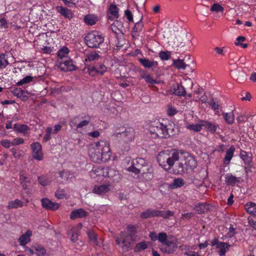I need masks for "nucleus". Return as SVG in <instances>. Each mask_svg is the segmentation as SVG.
Returning <instances> with one entry per match:
<instances>
[{
  "instance_id": "10",
  "label": "nucleus",
  "mask_w": 256,
  "mask_h": 256,
  "mask_svg": "<svg viewBox=\"0 0 256 256\" xmlns=\"http://www.w3.org/2000/svg\"><path fill=\"white\" fill-rule=\"evenodd\" d=\"M33 158L38 160L43 158L42 146L39 142H34L30 145Z\"/></svg>"
},
{
  "instance_id": "59",
  "label": "nucleus",
  "mask_w": 256,
  "mask_h": 256,
  "mask_svg": "<svg viewBox=\"0 0 256 256\" xmlns=\"http://www.w3.org/2000/svg\"><path fill=\"white\" fill-rule=\"evenodd\" d=\"M236 234L234 228H233V226L230 224V226L229 228V232L226 234V236L228 238H232Z\"/></svg>"
},
{
  "instance_id": "1",
  "label": "nucleus",
  "mask_w": 256,
  "mask_h": 256,
  "mask_svg": "<svg viewBox=\"0 0 256 256\" xmlns=\"http://www.w3.org/2000/svg\"><path fill=\"white\" fill-rule=\"evenodd\" d=\"M158 162L162 167L169 172L182 175L188 171H192L197 165L195 158L186 154L182 156L178 151H174L170 156L160 152L157 156Z\"/></svg>"
},
{
  "instance_id": "49",
  "label": "nucleus",
  "mask_w": 256,
  "mask_h": 256,
  "mask_svg": "<svg viewBox=\"0 0 256 256\" xmlns=\"http://www.w3.org/2000/svg\"><path fill=\"white\" fill-rule=\"evenodd\" d=\"M210 10L212 12H222L224 10V8L219 4L216 3V4H213Z\"/></svg>"
},
{
  "instance_id": "52",
  "label": "nucleus",
  "mask_w": 256,
  "mask_h": 256,
  "mask_svg": "<svg viewBox=\"0 0 256 256\" xmlns=\"http://www.w3.org/2000/svg\"><path fill=\"white\" fill-rule=\"evenodd\" d=\"M18 240L21 246H24L28 242L29 238L26 234H22Z\"/></svg>"
},
{
  "instance_id": "2",
  "label": "nucleus",
  "mask_w": 256,
  "mask_h": 256,
  "mask_svg": "<svg viewBox=\"0 0 256 256\" xmlns=\"http://www.w3.org/2000/svg\"><path fill=\"white\" fill-rule=\"evenodd\" d=\"M88 155L91 160L96 163L108 161L111 156L109 143L102 140L96 142L95 145L89 149Z\"/></svg>"
},
{
  "instance_id": "64",
  "label": "nucleus",
  "mask_w": 256,
  "mask_h": 256,
  "mask_svg": "<svg viewBox=\"0 0 256 256\" xmlns=\"http://www.w3.org/2000/svg\"><path fill=\"white\" fill-rule=\"evenodd\" d=\"M248 221L250 226L256 230V220H252V218H248Z\"/></svg>"
},
{
  "instance_id": "13",
  "label": "nucleus",
  "mask_w": 256,
  "mask_h": 256,
  "mask_svg": "<svg viewBox=\"0 0 256 256\" xmlns=\"http://www.w3.org/2000/svg\"><path fill=\"white\" fill-rule=\"evenodd\" d=\"M88 215V212L84 209H76L71 212L70 214V218L72 220H75L77 218H85Z\"/></svg>"
},
{
  "instance_id": "42",
  "label": "nucleus",
  "mask_w": 256,
  "mask_h": 256,
  "mask_svg": "<svg viewBox=\"0 0 256 256\" xmlns=\"http://www.w3.org/2000/svg\"><path fill=\"white\" fill-rule=\"evenodd\" d=\"M203 125H202V120L200 122V124H189L186 126V128L188 130H193L196 132H200L202 128Z\"/></svg>"
},
{
  "instance_id": "15",
  "label": "nucleus",
  "mask_w": 256,
  "mask_h": 256,
  "mask_svg": "<svg viewBox=\"0 0 256 256\" xmlns=\"http://www.w3.org/2000/svg\"><path fill=\"white\" fill-rule=\"evenodd\" d=\"M130 237H129L128 235L125 234H122V248L126 252L130 250L132 247V244L130 241Z\"/></svg>"
},
{
  "instance_id": "62",
  "label": "nucleus",
  "mask_w": 256,
  "mask_h": 256,
  "mask_svg": "<svg viewBox=\"0 0 256 256\" xmlns=\"http://www.w3.org/2000/svg\"><path fill=\"white\" fill-rule=\"evenodd\" d=\"M125 14L126 15V18H127V19L130 21V22H132L133 20V16H132V14L130 12V10H126V11H125Z\"/></svg>"
},
{
  "instance_id": "50",
  "label": "nucleus",
  "mask_w": 256,
  "mask_h": 256,
  "mask_svg": "<svg viewBox=\"0 0 256 256\" xmlns=\"http://www.w3.org/2000/svg\"><path fill=\"white\" fill-rule=\"evenodd\" d=\"M33 80V77L30 76H26L24 78L17 82V85L22 86L24 84L29 82Z\"/></svg>"
},
{
  "instance_id": "18",
  "label": "nucleus",
  "mask_w": 256,
  "mask_h": 256,
  "mask_svg": "<svg viewBox=\"0 0 256 256\" xmlns=\"http://www.w3.org/2000/svg\"><path fill=\"white\" fill-rule=\"evenodd\" d=\"M143 172L140 174L142 175L143 178L146 180H150L154 177V169L151 166H148Z\"/></svg>"
},
{
  "instance_id": "24",
  "label": "nucleus",
  "mask_w": 256,
  "mask_h": 256,
  "mask_svg": "<svg viewBox=\"0 0 256 256\" xmlns=\"http://www.w3.org/2000/svg\"><path fill=\"white\" fill-rule=\"evenodd\" d=\"M110 190V185L102 184L100 186H95L93 189V192L97 194H102L103 193H106Z\"/></svg>"
},
{
  "instance_id": "26",
  "label": "nucleus",
  "mask_w": 256,
  "mask_h": 256,
  "mask_svg": "<svg viewBox=\"0 0 256 256\" xmlns=\"http://www.w3.org/2000/svg\"><path fill=\"white\" fill-rule=\"evenodd\" d=\"M225 182L227 185L234 186L236 182H239L240 180L238 178L233 176L231 174H228L226 175L225 178Z\"/></svg>"
},
{
  "instance_id": "7",
  "label": "nucleus",
  "mask_w": 256,
  "mask_h": 256,
  "mask_svg": "<svg viewBox=\"0 0 256 256\" xmlns=\"http://www.w3.org/2000/svg\"><path fill=\"white\" fill-rule=\"evenodd\" d=\"M107 70V68L102 63H98L96 66H90L88 68V72L92 76H95L96 74L103 75Z\"/></svg>"
},
{
  "instance_id": "43",
  "label": "nucleus",
  "mask_w": 256,
  "mask_h": 256,
  "mask_svg": "<svg viewBox=\"0 0 256 256\" xmlns=\"http://www.w3.org/2000/svg\"><path fill=\"white\" fill-rule=\"evenodd\" d=\"M87 118V119L82 120L78 124L76 125V129H78V128H82L84 126H86L90 122V116H84L81 117V118Z\"/></svg>"
},
{
  "instance_id": "23",
  "label": "nucleus",
  "mask_w": 256,
  "mask_h": 256,
  "mask_svg": "<svg viewBox=\"0 0 256 256\" xmlns=\"http://www.w3.org/2000/svg\"><path fill=\"white\" fill-rule=\"evenodd\" d=\"M20 179L23 188L25 190H28L30 186L28 184L31 183L32 178L30 177L26 176L23 174H20Z\"/></svg>"
},
{
  "instance_id": "9",
  "label": "nucleus",
  "mask_w": 256,
  "mask_h": 256,
  "mask_svg": "<svg viewBox=\"0 0 256 256\" xmlns=\"http://www.w3.org/2000/svg\"><path fill=\"white\" fill-rule=\"evenodd\" d=\"M174 45L177 50L184 52L187 49V46L192 45V42L186 36L182 38L176 39L174 41Z\"/></svg>"
},
{
  "instance_id": "27",
  "label": "nucleus",
  "mask_w": 256,
  "mask_h": 256,
  "mask_svg": "<svg viewBox=\"0 0 256 256\" xmlns=\"http://www.w3.org/2000/svg\"><path fill=\"white\" fill-rule=\"evenodd\" d=\"M57 8L58 12L64 17L68 18H71L73 17V14L70 10L63 6H58Z\"/></svg>"
},
{
  "instance_id": "55",
  "label": "nucleus",
  "mask_w": 256,
  "mask_h": 256,
  "mask_svg": "<svg viewBox=\"0 0 256 256\" xmlns=\"http://www.w3.org/2000/svg\"><path fill=\"white\" fill-rule=\"evenodd\" d=\"M174 185L176 187H180L184 184V180L182 178H176L174 181Z\"/></svg>"
},
{
  "instance_id": "61",
  "label": "nucleus",
  "mask_w": 256,
  "mask_h": 256,
  "mask_svg": "<svg viewBox=\"0 0 256 256\" xmlns=\"http://www.w3.org/2000/svg\"><path fill=\"white\" fill-rule=\"evenodd\" d=\"M208 104L212 106V108L214 110H218L219 108V105L216 104L213 99L210 102H208Z\"/></svg>"
},
{
  "instance_id": "60",
  "label": "nucleus",
  "mask_w": 256,
  "mask_h": 256,
  "mask_svg": "<svg viewBox=\"0 0 256 256\" xmlns=\"http://www.w3.org/2000/svg\"><path fill=\"white\" fill-rule=\"evenodd\" d=\"M1 144L4 147L8 148L10 146V145H12V142L9 140H4L1 141Z\"/></svg>"
},
{
  "instance_id": "30",
  "label": "nucleus",
  "mask_w": 256,
  "mask_h": 256,
  "mask_svg": "<svg viewBox=\"0 0 256 256\" xmlns=\"http://www.w3.org/2000/svg\"><path fill=\"white\" fill-rule=\"evenodd\" d=\"M13 128L16 132L22 134H26L28 130L29 129L27 125L18 124H15Z\"/></svg>"
},
{
  "instance_id": "25",
  "label": "nucleus",
  "mask_w": 256,
  "mask_h": 256,
  "mask_svg": "<svg viewBox=\"0 0 256 256\" xmlns=\"http://www.w3.org/2000/svg\"><path fill=\"white\" fill-rule=\"evenodd\" d=\"M234 76L236 80L242 82L246 80V74L241 69L237 68L234 72Z\"/></svg>"
},
{
  "instance_id": "5",
  "label": "nucleus",
  "mask_w": 256,
  "mask_h": 256,
  "mask_svg": "<svg viewBox=\"0 0 256 256\" xmlns=\"http://www.w3.org/2000/svg\"><path fill=\"white\" fill-rule=\"evenodd\" d=\"M174 216V212L170 210L164 211L156 210L151 208H148L142 212L140 214V217L146 219L152 217L160 216L164 218L167 219Z\"/></svg>"
},
{
  "instance_id": "44",
  "label": "nucleus",
  "mask_w": 256,
  "mask_h": 256,
  "mask_svg": "<svg viewBox=\"0 0 256 256\" xmlns=\"http://www.w3.org/2000/svg\"><path fill=\"white\" fill-rule=\"evenodd\" d=\"M100 56L96 52H92L87 55V58L86 59V62H92L96 60L99 59Z\"/></svg>"
},
{
  "instance_id": "63",
  "label": "nucleus",
  "mask_w": 256,
  "mask_h": 256,
  "mask_svg": "<svg viewBox=\"0 0 256 256\" xmlns=\"http://www.w3.org/2000/svg\"><path fill=\"white\" fill-rule=\"evenodd\" d=\"M38 180L40 184L43 186H46L48 184V181L46 180L44 177L39 176Z\"/></svg>"
},
{
  "instance_id": "45",
  "label": "nucleus",
  "mask_w": 256,
  "mask_h": 256,
  "mask_svg": "<svg viewBox=\"0 0 256 256\" xmlns=\"http://www.w3.org/2000/svg\"><path fill=\"white\" fill-rule=\"evenodd\" d=\"M69 52L68 48L66 46H63L61 48L57 53L58 56L60 58L65 57Z\"/></svg>"
},
{
  "instance_id": "39",
  "label": "nucleus",
  "mask_w": 256,
  "mask_h": 256,
  "mask_svg": "<svg viewBox=\"0 0 256 256\" xmlns=\"http://www.w3.org/2000/svg\"><path fill=\"white\" fill-rule=\"evenodd\" d=\"M202 125L208 130L212 133H214L216 130V126L208 122L202 120Z\"/></svg>"
},
{
  "instance_id": "28",
  "label": "nucleus",
  "mask_w": 256,
  "mask_h": 256,
  "mask_svg": "<svg viewBox=\"0 0 256 256\" xmlns=\"http://www.w3.org/2000/svg\"><path fill=\"white\" fill-rule=\"evenodd\" d=\"M127 230L128 232V234H126V235H128L129 237H130L132 241H136L135 235L137 232V230L136 228L133 225L130 224L128 226Z\"/></svg>"
},
{
  "instance_id": "19",
  "label": "nucleus",
  "mask_w": 256,
  "mask_h": 256,
  "mask_svg": "<svg viewBox=\"0 0 256 256\" xmlns=\"http://www.w3.org/2000/svg\"><path fill=\"white\" fill-rule=\"evenodd\" d=\"M212 246H216V248L220 249L219 254L220 256H224L226 254L225 245L226 242H219L218 239L214 238L212 242Z\"/></svg>"
},
{
  "instance_id": "11",
  "label": "nucleus",
  "mask_w": 256,
  "mask_h": 256,
  "mask_svg": "<svg viewBox=\"0 0 256 256\" xmlns=\"http://www.w3.org/2000/svg\"><path fill=\"white\" fill-rule=\"evenodd\" d=\"M42 204L44 208L50 210H55L60 208V204L52 202L47 198H43L41 200Z\"/></svg>"
},
{
  "instance_id": "29",
  "label": "nucleus",
  "mask_w": 256,
  "mask_h": 256,
  "mask_svg": "<svg viewBox=\"0 0 256 256\" xmlns=\"http://www.w3.org/2000/svg\"><path fill=\"white\" fill-rule=\"evenodd\" d=\"M109 12L110 13L112 14V16H108L109 19L112 20L114 18H118V9L115 4H112L110 5Z\"/></svg>"
},
{
  "instance_id": "12",
  "label": "nucleus",
  "mask_w": 256,
  "mask_h": 256,
  "mask_svg": "<svg viewBox=\"0 0 256 256\" xmlns=\"http://www.w3.org/2000/svg\"><path fill=\"white\" fill-rule=\"evenodd\" d=\"M59 66L62 70L64 72L72 71L76 70V66L74 65L72 60L60 62Z\"/></svg>"
},
{
  "instance_id": "17",
  "label": "nucleus",
  "mask_w": 256,
  "mask_h": 256,
  "mask_svg": "<svg viewBox=\"0 0 256 256\" xmlns=\"http://www.w3.org/2000/svg\"><path fill=\"white\" fill-rule=\"evenodd\" d=\"M140 63L146 68H156L158 67V62L156 61H151L145 58L139 59Z\"/></svg>"
},
{
  "instance_id": "54",
  "label": "nucleus",
  "mask_w": 256,
  "mask_h": 256,
  "mask_svg": "<svg viewBox=\"0 0 256 256\" xmlns=\"http://www.w3.org/2000/svg\"><path fill=\"white\" fill-rule=\"evenodd\" d=\"M52 132V128L50 127L47 128L46 130V134L44 138V140L47 142L50 138V136Z\"/></svg>"
},
{
  "instance_id": "36",
  "label": "nucleus",
  "mask_w": 256,
  "mask_h": 256,
  "mask_svg": "<svg viewBox=\"0 0 256 256\" xmlns=\"http://www.w3.org/2000/svg\"><path fill=\"white\" fill-rule=\"evenodd\" d=\"M98 20L97 18L92 14H88L84 16V22L88 25L92 26Z\"/></svg>"
},
{
  "instance_id": "14",
  "label": "nucleus",
  "mask_w": 256,
  "mask_h": 256,
  "mask_svg": "<svg viewBox=\"0 0 256 256\" xmlns=\"http://www.w3.org/2000/svg\"><path fill=\"white\" fill-rule=\"evenodd\" d=\"M210 204L206 203H198L195 205L194 210L198 214H203L210 210Z\"/></svg>"
},
{
  "instance_id": "37",
  "label": "nucleus",
  "mask_w": 256,
  "mask_h": 256,
  "mask_svg": "<svg viewBox=\"0 0 256 256\" xmlns=\"http://www.w3.org/2000/svg\"><path fill=\"white\" fill-rule=\"evenodd\" d=\"M22 206L23 202L21 200L16 199L14 200L9 202L8 208V209L17 208L19 207H22Z\"/></svg>"
},
{
  "instance_id": "21",
  "label": "nucleus",
  "mask_w": 256,
  "mask_h": 256,
  "mask_svg": "<svg viewBox=\"0 0 256 256\" xmlns=\"http://www.w3.org/2000/svg\"><path fill=\"white\" fill-rule=\"evenodd\" d=\"M12 94L14 96H17L22 100H26L28 98L26 95L28 94L27 92L20 88L14 89L12 92Z\"/></svg>"
},
{
  "instance_id": "53",
  "label": "nucleus",
  "mask_w": 256,
  "mask_h": 256,
  "mask_svg": "<svg viewBox=\"0 0 256 256\" xmlns=\"http://www.w3.org/2000/svg\"><path fill=\"white\" fill-rule=\"evenodd\" d=\"M56 196L58 199H62L66 197L65 191L63 190H58L55 194Z\"/></svg>"
},
{
  "instance_id": "34",
  "label": "nucleus",
  "mask_w": 256,
  "mask_h": 256,
  "mask_svg": "<svg viewBox=\"0 0 256 256\" xmlns=\"http://www.w3.org/2000/svg\"><path fill=\"white\" fill-rule=\"evenodd\" d=\"M222 114L226 123L232 124L234 122V116L233 111L230 113L223 112Z\"/></svg>"
},
{
  "instance_id": "32",
  "label": "nucleus",
  "mask_w": 256,
  "mask_h": 256,
  "mask_svg": "<svg viewBox=\"0 0 256 256\" xmlns=\"http://www.w3.org/2000/svg\"><path fill=\"white\" fill-rule=\"evenodd\" d=\"M89 240L92 242L95 246H100L98 240V235L92 230H89L87 232Z\"/></svg>"
},
{
  "instance_id": "57",
  "label": "nucleus",
  "mask_w": 256,
  "mask_h": 256,
  "mask_svg": "<svg viewBox=\"0 0 256 256\" xmlns=\"http://www.w3.org/2000/svg\"><path fill=\"white\" fill-rule=\"evenodd\" d=\"M80 116H76L70 122V125L72 128L76 127L77 122L80 120Z\"/></svg>"
},
{
  "instance_id": "38",
  "label": "nucleus",
  "mask_w": 256,
  "mask_h": 256,
  "mask_svg": "<svg viewBox=\"0 0 256 256\" xmlns=\"http://www.w3.org/2000/svg\"><path fill=\"white\" fill-rule=\"evenodd\" d=\"M174 66L178 69L185 70L187 65L184 64V60L178 58V60H173Z\"/></svg>"
},
{
  "instance_id": "20",
  "label": "nucleus",
  "mask_w": 256,
  "mask_h": 256,
  "mask_svg": "<svg viewBox=\"0 0 256 256\" xmlns=\"http://www.w3.org/2000/svg\"><path fill=\"white\" fill-rule=\"evenodd\" d=\"M172 88L174 90V94L178 96H185L186 91L184 88L178 84H174L172 86Z\"/></svg>"
},
{
  "instance_id": "47",
  "label": "nucleus",
  "mask_w": 256,
  "mask_h": 256,
  "mask_svg": "<svg viewBox=\"0 0 256 256\" xmlns=\"http://www.w3.org/2000/svg\"><path fill=\"white\" fill-rule=\"evenodd\" d=\"M158 240L162 244H165L168 241V236L165 232H160L158 234Z\"/></svg>"
},
{
  "instance_id": "4",
  "label": "nucleus",
  "mask_w": 256,
  "mask_h": 256,
  "mask_svg": "<svg viewBox=\"0 0 256 256\" xmlns=\"http://www.w3.org/2000/svg\"><path fill=\"white\" fill-rule=\"evenodd\" d=\"M150 133L154 136V138H166V126L160 122H153L150 128Z\"/></svg>"
},
{
  "instance_id": "33",
  "label": "nucleus",
  "mask_w": 256,
  "mask_h": 256,
  "mask_svg": "<svg viewBox=\"0 0 256 256\" xmlns=\"http://www.w3.org/2000/svg\"><path fill=\"white\" fill-rule=\"evenodd\" d=\"M245 209L247 212L256 216V204L250 202L245 205Z\"/></svg>"
},
{
  "instance_id": "58",
  "label": "nucleus",
  "mask_w": 256,
  "mask_h": 256,
  "mask_svg": "<svg viewBox=\"0 0 256 256\" xmlns=\"http://www.w3.org/2000/svg\"><path fill=\"white\" fill-rule=\"evenodd\" d=\"M36 254L38 256H42L46 253V250L44 248H36Z\"/></svg>"
},
{
  "instance_id": "16",
  "label": "nucleus",
  "mask_w": 256,
  "mask_h": 256,
  "mask_svg": "<svg viewBox=\"0 0 256 256\" xmlns=\"http://www.w3.org/2000/svg\"><path fill=\"white\" fill-rule=\"evenodd\" d=\"M240 155L244 164L248 165L247 167H245L246 172H248V167H250V164L252 162L251 154H248L244 150H241Z\"/></svg>"
},
{
  "instance_id": "31",
  "label": "nucleus",
  "mask_w": 256,
  "mask_h": 256,
  "mask_svg": "<svg viewBox=\"0 0 256 256\" xmlns=\"http://www.w3.org/2000/svg\"><path fill=\"white\" fill-rule=\"evenodd\" d=\"M166 132H168V134H166V138H168L178 134L179 130L177 126H172L170 124L169 126H166Z\"/></svg>"
},
{
  "instance_id": "40",
  "label": "nucleus",
  "mask_w": 256,
  "mask_h": 256,
  "mask_svg": "<svg viewBox=\"0 0 256 256\" xmlns=\"http://www.w3.org/2000/svg\"><path fill=\"white\" fill-rule=\"evenodd\" d=\"M143 27L144 23L142 22V18H141L139 22L135 24L134 26L132 28V32L134 33V34H132V36H134V34L136 35V33L140 32L142 30Z\"/></svg>"
},
{
  "instance_id": "56",
  "label": "nucleus",
  "mask_w": 256,
  "mask_h": 256,
  "mask_svg": "<svg viewBox=\"0 0 256 256\" xmlns=\"http://www.w3.org/2000/svg\"><path fill=\"white\" fill-rule=\"evenodd\" d=\"M24 142V140L20 138H14L12 141V146H16L20 144H22Z\"/></svg>"
},
{
  "instance_id": "48",
  "label": "nucleus",
  "mask_w": 256,
  "mask_h": 256,
  "mask_svg": "<svg viewBox=\"0 0 256 256\" xmlns=\"http://www.w3.org/2000/svg\"><path fill=\"white\" fill-rule=\"evenodd\" d=\"M8 64V61L5 58V54H0V68H4Z\"/></svg>"
},
{
  "instance_id": "41",
  "label": "nucleus",
  "mask_w": 256,
  "mask_h": 256,
  "mask_svg": "<svg viewBox=\"0 0 256 256\" xmlns=\"http://www.w3.org/2000/svg\"><path fill=\"white\" fill-rule=\"evenodd\" d=\"M148 248V245L144 241L138 242L136 244L134 251L138 252H140L142 250H146Z\"/></svg>"
},
{
  "instance_id": "22",
  "label": "nucleus",
  "mask_w": 256,
  "mask_h": 256,
  "mask_svg": "<svg viewBox=\"0 0 256 256\" xmlns=\"http://www.w3.org/2000/svg\"><path fill=\"white\" fill-rule=\"evenodd\" d=\"M166 246L164 248H161L162 252H166L168 254H172L176 251L177 248V245L176 243L172 241H167L166 244H164Z\"/></svg>"
},
{
  "instance_id": "6",
  "label": "nucleus",
  "mask_w": 256,
  "mask_h": 256,
  "mask_svg": "<svg viewBox=\"0 0 256 256\" xmlns=\"http://www.w3.org/2000/svg\"><path fill=\"white\" fill-rule=\"evenodd\" d=\"M150 165L143 158H137L132 161V165L128 168V170L136 174H140Z\"/></svg>"
},
{
  "instance_id": "8",
  "label": "nucleus",
  "mask_w": 256,
  "mask_h": 256,
  "mask_svg": "<svg viewBox=\"0 0 256 256\" xmlns=\"http://www.w3.org/2000/svg\"><path fill=\"white\" fill-rule=\"evenodd\" d=\"M114 136L116 138H121L126 142H128L132 140L134 138V130L130 129L124 130L120 133L118 130H115Z\"/></svg>"
},
{
  "instance_id": "3",
  "label": "nucleus",
  "mask_w": 256,
  "mask_h": 256,
  "mask_svg": "<svg viewBox=\"0 0 256 256\" xmlns=\"http://www.w3.org/2000/svg\"><path fill=\"white\" fill-rule=\"evenodd\" d=\"M86 44L90 48H97L104 41V38L96 31L89 32L84 38Z\"/></svg>"
},
{
  "instance_id": "46",
  "label": "nucleus",
  "mask_w": 256,
  "mask_h": 256,
  "mask_svg": "<svg viewBox=\"0 0 256 256\" xmlns=\"http://www.w3.org/2000/svg\"><path fill=\"white\" fill-rule=\"evenodd\" d=\"M170 55L171 52L169 51H161L159 53L160 58L163 60H168L170 58Z\"/></svg>"
},
{
  "instance_id": "51",
  "label": "nucleus",
  "mask_w": 256,
  "mask_h": 256,
  "mask_svg": "<svg viewBox=\"0 0 256 256\" xmlns=\"http://www.w3.org/2000/svg\"><path fill=\"white\" fill-rule=\"evenodd\" d=\"M146 82L149 85L154 86L156 84H158V82L156 80L152 78L150 75L148 74L146 78L144 79Z\"/></svg>"
},
{
  "instance_id": "35",
  "label": "nucleus",
  "mask_w": 256,
  "mask_h": 256,
  "mask_svg": "<svg viewBox=\"0 0 256 256\" xmlns=\"http://www.w3.org/2000/svg\"><path fill=\"white\" fill-rule=\"evenodd\" d=\"M235 150V148L234 146H232L230 148L227 150L226 151V154L225 157L224 158V161L225 163L226 162H229L231 160L232 158L233 157L234 152Z\"/></svg>"
}]
</instances>
